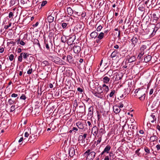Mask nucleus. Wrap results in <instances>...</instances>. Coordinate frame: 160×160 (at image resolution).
Masks as SVG:
<instances>
[{"label":"nucleus","mask_w":160,"mask_h":160,"mask_svg":"<svg viewBox=\"0 0 160 160\" xmlns=\"http://www.w3.org/2000/svg\"><path fill=\"white\" fill-rule=\"evenodd\" d=\"M103 90L101 86L96 87L94 91L92 92L93 94L97 97L102 99L103 97Z\"/></svg>","instance_id":"f257e3e1"},{"label":"nucleus","mask_w":160,"mask_h":160,"mask_svg":"<svg viewBox=\"0 0 160 160\" xmlns=\"http://www.w3.org/2000/svg\"><path fill=\"white\" fill-rule=\"evenodd\" d=\"M135 92L136 93L135 96L138 97L139 100L142 101L145 100L146 97L145 89H139L138 90H136Z\"/></svg>","instance_id":"f03ea898"},{"label":"nucleus","mask_w":160,"mask_h":160,"mask_svg":"<svg viewBox=\"0 0 160 160\" xmlns=\"http://www.w3.org/2000/svg\"><path fill=\"white\" fill-rule=\"evenodd\" d=\"M52 61L57 64H64L65 62L62 61L60 58L58 57H55L52 59Z\"/></svg>","instance_id":"7ed1b4c3"},{"label":"nucleus","mask_w":160,"mask_h":160,"mask_svg":"<svg viewBox=\"0 0 160 160\" xmlns=\"http://www.w3.org/2000/svg\"><path fill=\"white\" fill-rule=\"evenodd\" d=\"M76 36L75 35H73L70 36L67 41V44L68 45H72L75 39Z\"/></svg>","instance_id":"20e7f679"},{"label":"nucleus","mask_w":160,"mask_h":160,"mask_svg":"<svg viewBox=\"0 0 160 160\" xmlns=\"http://www.w3.org/2000/svg\"><path fill=\"white\" fill-rule=\"evenodd\" d=\"M95 153L94 152H91L89 153L87 157L86 160H90L91 159H93L95 156Z\"/></svg>","instance_id":"39448f33"},{"label":"nucleus","mask_w":160,"mask_h":160,"mask_svg":"<svg viewBox=\"0 0 160 160\" xmlns=\"http://www.w3.org/2000/svg\"><path fill=\"white\" fill-rule=\"evenodd\" d=\"M75 149H76V146H75L74 147L71 148L69 152V156L71 157H72L74 155H75Z\"/></svg>","instance_id":"423d86ee"},{"label":"nucleus","mask_w":160,"mask_h":160,"mask_svg":"<svg viewBox=\"0 0 160 160\" xmlns=\"http://www.w3.org/2000/svg\"><path fill=\"white\" fill-rule=\"evenodd\" d=\"M73 49L74 52L76 53H78L81 50V47L77 45H74Z\"/></svg>","instance_id":"0eeeda50"},{"label":"nucleus","mask_w":160,"mask_h":160,"mask_svg":"<svg viewBox=\"0 0 160 160\" xmlns=\"http://www.w3.org/2000/svg\"><path fill=\"white\" fill-rule=\"evenodd\" d=\"M131 41L132 42V44L133 45V47H134L138 42V40L136 37L133 36L132 39L131 40Z\"/></svg>","instance_id":"6e6552de"},{"label":"nucleus","mask_w":160,"mask_h":160,"mask_svg":"<svg viewBox=\"0 0 160 160\" xmlns=\"http://www.w3.org/2000/svg\"><path fill=\"white\" fill-rule=\"evenodd\" d=\"M93 108L92 107H91L89 108L88 109V116L89 117H92V116L93 113Z\"/></svg>","instance_id":"1a4fd4ad"},{"label":"nucleus","mask_w":160,"mask_h":160,"mask_svg":"<svg viewBox=\"0 0 160 160\" xmlns=\"http://www.w3.org/2000/svg\"><path fill=\"white\" fill-rule=\"evenodd\" d=\"M152 135V136L150 137V139L151 142H154L158 140V137L156 135H155L154 133L152 135Z\"/></svg>","instance_id":"9d476101"},{"label":"nucleus","mask_w":160,"mask_h":160,"mask_svg":"<svg viewBox=\"0 0 160 160\" xmlns=\"http://www.w3.org/2000/svg\"><path fill=\"white\" fill-rule=\"evenodd\" d=\"M76 126L80 129H83L84 128V125L82 123L78 122L76 123Z\"/></svg>","instance_id":"9b49d317"},{"label":"nucleus","mask_w":160,"mask_h":160,"mask_svg":"<svg viewBox=\"0 0 160 160\" xmlns=\"http://www.w3.org/2000/svg\"><path fill=\"white\" fill-rule=\"evenodd\" d=\"M113 110L115 113H118L120 112L121 109L119 108L117 106H114L113 107Z\"/></svg>","instance_id":"f8f14e48"},{"label":"nucleus","mask_w":160,"mask_h":160,"mask_svg":"<svg viewBox=\"0 0 160 160\" xmlns=\"http://www.w3.org/2000/svg\"><path fill=\"white\" fill-rule=\"evenodd\" d=\"M92 133H93L94 135H97L98 133V130L96 126L93 127L92 129Z\"/></svg>","instance_id":"ddd939ff"},{"label":"nucleus","mask_w":160,"mask_h":160,"mask_svg":"<svg viewBox=\"0 0 160 160\" xmlns=\"http://www.w3.org/2000/svg\"><path fill=\"white\" fill-rule=\"evenodd\" d=\"M102 87V88H103V91L104 90V92H106V93H107L109 91V89L108 87L107 86L106 84H103Z\"/></svg>","instance_id":"4468645a"},{"label":"nucleus","mask_w":160,"mask_h":160,"mask_svg":"<svg viewBox=\"0 0 160 160\" xmlns=\"http://www.w3.org/2000/svg\"><path fill=\"white\" fill-rule=\"evenodd\" d=\"M152 18L153 19V20L152 21V22H156V21L158 19V17L155 13L152 14Z\"/></svg>","instance_id":"2eb2a0df"},{"label":"nucleus","mask_w":160,"mask_h":160,"mask_svg":"<svg viewBox=\"0 0 160 160\" xmlns=\"http://www.w3.org/2000/svg\"><path fill=\"white\" fill-rule=\"evenodd\" d=\"M35 137V136H31L28 139V141L31 143L34 142V141L35 140V138H34Z\"/></svg>","instance_id":"dca6fc26"},{"label":"nucleus","mask_w":160,"mask_h":160,"mask_svg":"<svg viewBox=\"0 0 160 160\" xmlns=\"http://www.w3.org/2000/svg\"><path fill=\"white\" fill-rule=\"evenodd\" d=\"M54 18L51 15H49L48 17L47 20L49 23L52 22L54 20Z\"/></svg>","instance_id":"f3484780"},{"label":"nucleus","mask_w":160,"mask_h":160,"mask_svg":"<svg viewBox=\"0 0 160 160\" xmlns=\"http://www.w3.org/2000/svg\"><path fill=\"white\" fill-rule=\"evenodd\" d=\"M152 57L150 55H148L146 56L144 58V61L145 62H148L151 60Z\"/></svg>","instance_id":"a211bd4d"},{"label":"nucleus","mask_w":160,"mask_h":160,"mask_svg":"<svg viewBox=\"0 0 160 160\" xmlns=\"http://www.w3.org/2000/svg\"><path fill=\"white\" fill-rule=\"evenodd\" d=\"M67 12L68 14L70 16H71L73 13V12L72 9L70 7L67 8Z\"/></svg>","instance_id":"6ab92c4d"},{"label":"nucleus","mask_w":160,"mask_h":160,"mask_svg":"<svg viewBox=\"0 0 160 160\" xmlns=\"http://www.w3.org/2000/svg\"><path fill=\"white\" fill-rule=\"evenodd\" d=\"M98 36V33L96 32H93L90 34V36L92 38H95Z\"/></svg>","instance_id":"aec40b11"},{"label":"nucleus","mask_w":160,"mask_h":160,"mask_svg":"<svg viewBox=\"0 0 160 160\" xmlns=\"http://www.w3.org/2000/svg\"><path fill=\"white\" fill-rule=\"evenodd\" d=\"M103 79L104 83H107L110 80V78L107 76L104 77Z\"/></svg>","instance_id":"412c9836"},{"label":"nucleus","mask_w":160,"mask_h":160,"mask_svg":"<svg viewBox=\"0 0 160 160\" xmlns=\"http://www.w3.org/2000/svg\"><path fill=\"white\" fill-rule=\"evenodd\" d=\"M111 149V147L109 145H107L104 150V152L106 153H108Z\"/></svg>","instance_id":"4be33fe9"},{"label":"nucleus","mask_w":160,"mask_h":160,"mask_svg":"<svg viewBox=\"0 0 160 160\" xmlns=\"http://www.w3.org/2000/svg\"><path fill=\"white\" fill-rule=\"evenodd\" d=\"M61 24L63 29H66L68 28V24L67 23L62 22Z\"/></svg>","instance_id":"5701e85b"},{"label":"nucleus","mask_w":160,"mask_h":160,"mask_svg":"<svg viewBox=\"0 0 160 160\" xmlns=\"http://www.w3.org/2000/svg\"><path fill=\"white\" fill-rule=\"evenodd\" d=\"M147 47L146 45H142L140 49V52H144V51L147 48Z\"/></svg>","instance_id":"b1692460"},{"label":"nucleus","mask_w":160,"mask_h":160,"mask_svg":"<svg viewBox=\"0 0 160 160\" xmlns=\"http://www.w3.org/2000/svg\"><path fill=\"white\" fill-rule=\"evenodd\" d=\"M67 60L69 62H71L72 60V57L71 55H68L67 56Z\"/></svg>","instance_id":"393cba45"},{"label":"nucleus","mask_w":160,"mask_h":160,"mask_svg":"<svg viewBox=\"0 0 160 160\" xmlns=\"http://www.w3.org/2000/svg\"><path fill=\"white\" fill-rule=\"evenodd\" d=\"M118 54V51L117 50H115L112 53L111 57L112 58L116 56Z\"/></svg>","instance_id":"a878e982"},{"label":"nucleus","mask_w":160,"mask_h":160,"mask_svg":"<svg viewBox=\"0 0 160 160\" xmlns=\"http://www.w3.org/2000/svg\"><path fill=\"white\" fill-rule=\"evenodd\" d=\"M136 60L135 57L134 56H132L131 58H129L128 59V62H131L134 61Z\"/></svg>","instance_id":"bb28decb"},{"label":"nucleus","mask_w":160,"mask_h":160,"mask_svg":"<svg viewBox=\"0 0 160 160\" xmlns=\"http://www.w3.org/2000/svg\"><path fill=\"white\" fill-rule=\"evenodd\" d=\"M150 118L153 119V120L151 121L152 123H153L155 121H156V118L155 117V115L153 114H152V115H150Z\"/></svg>","instance_id":"cd10ccee"},{"label":"nucleus","mask_w":160,"mask_h":160,"mask_svg":"<svg viewBox=\"0 0 160 160\" xmlns=\"http://www.w3.org/2000/svg\"><path fill=\"white\" fill-rule=\"evenodd\" d=\"M104 33L102 32H101L98 35V38L99 40L103 38L104 36Z\"/></svg>","instance_id":"c85d7f7f"},{"label":"nucleus","mask_w":160,"mask_h":160,"mask_svg":"<svg viewBox=\"0 0 160 160\" xmlns=\"http://www.w3.org/2000/svg\"><path fill=\"white\" fill-rule=\"evenodd\" d=\"M15 105H12L10 108V112H12L14 111L15 109Z\"/></svg>","instance_id":"c756f323"},{"label":"nucleus","mask_w":160,"mask_h":160,"mask_svg":"<svg viewBox=\"0 0 160 160\" xmlns=\"http://www.w3.org/2000/svg\"><path fill=\"white\" fill-rule=\"evenodd\" d=\"M29 54H28L26 52L24 53H23V58L24 59L27 58L29 56Z\"/></svg>","instance_id":"7c9ffc66"},{"label":"nucleus","mask_w":160,"mask_h":160,"mask_svg":"<svg viewBox=\"0 0 160 160\" xmlns=\"http://www.w3.org/2000/svg\"><path fill=\"white\" fill-rule=\"evenodd\" d=\"M23 53H21L20 54L19 56L18 57V60L20 62H22V57Z\"/></svg>","instance_id":"2f4dec72"},{"label":"nucleus","mask_w":160,"mask_h":160,"mask_svg":"<svg viewBox=\"0 0 160 160\" xmlns=\"http://www.w3.org/2000/svg\"><path fill=\"white\" fill-rule=\"evenodd\" d=\"M61 41L62 42H65L67 41L66 38L65 36L62 37L61 38Z\"/></svg>","instance_id":"473e14b6"},{"label":"nucleus","mask_w":160,"mask_h":160,"mask_svg":"<svg viewBox=\"0 0 160 160\" xmlns=\"http://www.w3.org/2000/svg\"><path fill=\"white\" fill-rule=\"evenodd\" d=\"M73 106L74 107L76 108L78 106V103L77 102V100H75L73 102Z\"/></svg>","instance_id":"72a5a7b5"},{"label":"nucleus","mask_w":160,"mask_h":160,"mask_svg":"<svg viewBox=\"0 0 160 160\" xmlns=\"http://www.w3.org/2000/svg\"><path fill=\"white\" fill-rule=\"evenodd\" d=\"M8 102L9 104L12 105L15 103V101L14 100H13L12 99L10 98L9 99Z\"/></svg>","instance_id":"f704fd0d"},{"label":"nucleus","mask_w":160,"mask_h":160,"mask_svg":"<svg viewBox=\"0 0 160 160\" xmlns=\"http://www.w3.org/2000/svg\"><path fill=\"white\" fill-rule=\"evenodd\" d=\"M15 0H11L10 2V6H12L15 4Z\"/></svg>","instance_id":"c9c22d12"},{"label":"nucleus","mask_w":160,"mask_h":160,"mask_svg":"<svg viewBox=\"0 0 160 160\" xmlns=\"http://www.w3.org/2000/svg\"><path fill=\"white\" fill-rule=\"evenodd\" d=\"M115 93V90H113L109 94V97H112L113 96L114 94Z\"/></svg>","instance_id":"e433bc0d"},{"label":"nucleus","mask_w":160,"mask_h":160,"mask_svg":"<svg viewBox=\"0 0 160 160\" xmlns=\"http://www.w3.org/2000/svg\"><path fill=\"white\" fill-rule=\"evenodd\" d=\"M144 150L145 152L147 153H150V150L147 147H145L144 148Z\"/></svg>","instance_id":"4c0bfd02"},{"label":"nucleus","mask_w":160,"mask_h":160,"mask_svg":"<svg viewBox=\"0 0 160 160\" xmlns=\"http://www.w3.org/2000/svg\"><path fill=\"white\" fill-rule=\"evenodd\" d=\"M102 27L100 25L97 27V30L98 31H99L102 29Z\"/></svg>","instance_id":"58836bf2"},{"label":"nucleus","mask_w":160,"mask_h":160,"mask_svg":"<svg viewBox=\"0 0 160 160\" xmlns=\"http://www.w3.org/2000/svg\"><path fill=\"white\" fill-rule=\"evenodd\" d=\"M139 10L141 11H144L145 10V8L143 7H138Z\"/></svg>","instance_id":"ea45409f"},{"label":"nucleus","mask_w":160,"mask_h":160,"mask_svg":"<svg viewBox=\"0 0 160 160\" xmlns=\"http://www.w3.org/2000/svg\"><path fill=\"white\" fill-rule=\"evenodd\" d=\"M26 97L24 94H22L20 97V99L23 100H25L26 99Z\"/></svg>","instance_id":"a19ab883"},{"label":"nucleus","mask_w":160,"mask_h":160,"mask_svg":"<svg viewBox=\"0 0 160 160\" xmlns=\"http://www.w3.org/2000/svg\"><path fill=\"white\" fill-rule=\"evenodd\" d=\"M14 58V56L12 54H11L9 57V59L10 61H12L13 60Z\"/></svg>","instance_id":"79ce46f5"},{"label":"nucleus","mask_w":160,"mask_h":160,"mask_svg":"<svg viewBox=\"0 0 160 160\" xmlns=\"http://www.w3.org/2000/svg\"><path fill=\"white\" fill-rule=\"evenodd\" d=\"M47 2L46 1H43L41 4V6L42 7H43L47 3Z\"/></svg>","instance_id":"37998d69"},{"label":"nucleus","mask_w":160,"mask_h":160,"mask_svg":"<svg viewBox=\"0 0 160 160\" xmlns=\"http://www.w3.org/2000/svg\"><path fill=\"white\" fill-rule=\"evenodd\" d=\"M98 137H99V138L98 139V140L97 141V144H99L101 142V139H101V136L99 137L98 136Z\"/></svg>","instance_id":"c03bdc74"},{"label":"nucleus","mask_w":160,"mask_h":160,"mask_svg":"<svg viewBox=\"0 0 160 160\" xmlns=\"http://www.w3.org/2000/svg\"><path fill=\"white\" fill-rule=\"evenodd\" d=\"M144 54V52H140V53L138 55V57H139L140 58L142 55Z\"/></svg>","instance_id":"a18cd8bd"},{"label":"nucleus","mask_w":160,"mask_h":160,"mask_svg":"<svg viewBox=\"0 0 160 160\" xmlns=\"http://www.w3.org/2000/svg\"><path fill=\"white\" fill-rule=\"evenodd\" d=\"M11 23L10 22V23H9V25H8L5 26L4 28L6 29H8L9 27H10L11 26Z\"/></svg>","instance_id":"49530a36"},{"label":"nucleus","mask_w":160,"mask_h":160,"mask_svg":"<svg viewBox=\"0 0 160 160\" xmlns=\"http://www.w3.org/2000/svg\"><path fill=\"white\" fill-rule=\"evenodd\" d=\"M32 68L29 69V70L27 71V73L28 74H31L32 72Z\"/></svg>","instance_id":"de8ad7c7"},{"label":"nucleus","mask_w":160,"mask_h":160,"mask_svg":"<svg viewBox=\"0 0 160 160\" xmlns=\"http://www.w3.org/2000/svg\"><path fill=\"white\" fill-rule=\"evenodd\" d=\"M18 96V95L17 94H16L14 93L12 94L11 95V97L12 98H16Z\"/></svg>","instance_id":"09e8293b"},{"label":"nucleus","mask_w":160,"mask_h":160,"mask_svg":"<svg viewBox=\"0 0 160 160\" xmlns=\"http://www.w3.org/2000/svg\"><path fill=\"white\" fill-rule=\"evenodd\" d=\"M35 159V158H34V156H33L32 157H31L30 158H26V160H35V159Z\"/></svg>","instance_id":"8fccbe9b"},{"label":"nucleus","mask_w":160,"mask_h":160,"mask_svg":"<svg viewBox=\"0 0 160 160\" xmlns=\"http://www.w3.org/2000/svg\"><path fill=\"white\" fill-rule=\"evenodd\" d=\"M42 63L44 64L45 66L47 65L48 64V62L46 61H44L42 62Z\"/></svg>","instance_id":"3c124183"},{"label":"nucleus","mask_w":160,"mask_h":160,"mask_svg":"<svg viewBox=\"0 0 160 160\" xmlns=\"http://www.w3.org/2000/svg\"><path fill=\"white\" fill-rule=\"evenodd\" d=\"M83 138V137L82 136V135H80L79 136L78 138V141H80L81 140H82Z\"/></svg>","instance_id":"603ef678"},{"label":"nucleus","mask_w":160,"mask_h":160,"mask_svg":"<svg viewBox=\"0 0 160 160\" xmlns=\"http://www.w3.org/2000/svg\"><path fill=\"white\" fill-rule=\"evenodd\" d=\"M45 44H46L45 47L46 48L48 49L49 50V45L48 43H46V42H45Z\"/></svg>","instance_id":"864d4df0"},{"label":"nucleus","mask_w":160,"mask_h":160,"mask_svg":"<svg viewBox=\"0 0 160 160\" xmlns=\"http://www.w3.org/2000/svg\"><path fill=\"white\" fill-rule=\"evenodd\" d=\"M90 149H88V150H87L86 152H85V153H84V154L85 155V154H86L87 155H88V154L89 153H90Z\"/></svg>","instance_id":"5fc2aeb1"},{"label":"nucleus","mask_w":160,"mask_h":160,"mask_svg":"<svg viewBox=\"0 0 160 160\" xmlns=\"http://www.w3.org/2000/svg\"><path fill=\"white\" fill-rule=\"evenodd\" d=\"M156 148H157V151H159L160 149V145L159 144L157 145L156 146Z\"/></svg>","instance_id":"6e6d98bb"},{"label":"nucleus","mask_w":160,"mask_h":160,"mask_svg":"<svg viewBox=\"0 0 160 160\" xmlns=\"http://www.w3.org/2000/svg\"><path fill=\"white\" fill-rule=\"evenodd\" d=\"M140 150V149H138L135 152L138 155H139L140 154V153L139 152Z\"/></svg>","instance_id":"4d7b16f0"},{"label":"nucleus","mask_w":160,"mask_h":160,"mask_svg":"<svg viewBox=\"0 0 160 160\" xmlns=\"http://www.w3.org/2000/svg\"><path fill=\"white\" fill-rule=\"evenodd\" d=\"M86 15V13L85 12H83L82 13L81 15L82 18H84Z\"/></svg>","instance_id":"13d9d810"},{"label":"nucleus","mask_w":160,"mask_h":160,"mask_svg":"<svg viewBox=\"0 0 160 160\" xmlns=\"http://www.w3.org/2000/svg\"><path fill=\"white\" fill-rule=\"evenodd\" d=\"M13 16V13L12 12H10L9 14V18H12Z\"/></svg>","instance_id":"bf43d9fd"},{"label":"nucleus","mask_w":160,"mask_h":160,"mask_svg":"<svg viewBox=\"0 0 160 160\" xmlns=\"http://www.w3.org/2000/svg\"><path fill=\"white\" fill-rule=\"evenodd\" d=\"M156 27L158 28H160V22L157 24Z\"/></svg>","instance_id":"052dcab7"},{"label":"nucleus","mask_w":160,"mask_h":160,"mask_svg":"<svg viewBox=\"0 0 160 160\" xmlns=\"http://www.w3.org/2000/svg\"><path fill=\"white\" fill-rule=\"evenodd\" d=\"M29 133H28L27 132H26L25 133V134H24V135H25V137H26V138H28V136H29Z\"/></svg>","instance_id":"680f3d73"},{"label":"nucleus","mask_w":160,"mask_h":160,"mask_svg":"<svg viewBox=\"0 0 160 160\" xmlns=\"http://www.w3.org/2000/svg\"><path fill=\"white\" fill-rule=\"evenodd\" d=\"M133 125H131V126H132V127H130V128H132V129H131L132 130H134L135 128H136V127L135 126H133Z\"/></svg>","instance_id":"e2e57ef3"},{"label":"nucleus","mask_w":160,"mask_h":160,"mask_svg":"<svg viewBox=\"0 0 160 160\" xmlns=\"http://www.w3.org/2000/svg\"><path fill=\"white\" fill-rule=\"evenodd\" d=\"M20 44L21 45L23 46L25 45V42L22 40L20 42Z\"/></svg>","instance_id":"0e129e2a"},{"label":"nucleus","mask_w":160,"mask_h":160,"mask_svg":"<svg viewBox=\"0 0 160 160\" xmlns=\"http://www.w3.org/2000/svg\"><path fill=\"white\" fill-rule=\"evenodd\" d=\"M77 90L78 91L80 92H82L83 91L82 89L80 88H78L77 89Z\"/></svg>","instance_id":"69168bd1"},{"label":"nucleus","mask_w":160,"mask_h":160,"mask_svg":"<svg viewBox=\"0 0 160 160\" xmlns=\"http://www.w3.org/2000/svg\"><path fill=\"white\" fill-rule=\"evenodd\" d=\"M72 130L74 131V132H75L76 131H77L78 130V129L76 128L73 127L72 128Z\"/></svg>","instance_id":"338daca9"},{"label":"nucleus","mask_w":160,"mask_h":160,"mask_svg":"<svg viewBox=\"0 0 160 160\" xmlns=\"http://www.w3.org/2000/svg\"><path fill=\"white\" fill-rule=\"evenodd\" d=\"M35 44L37 45L38 43H39V41L38 39H36L34 40V42Z\"/></svg>","instance_id":"774afa93"}]
</instances>
